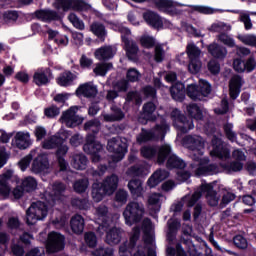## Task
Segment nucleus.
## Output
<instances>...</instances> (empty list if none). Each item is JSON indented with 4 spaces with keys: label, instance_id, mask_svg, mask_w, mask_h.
I'll list each match as a JSON object with an SVG mask.
<instances>
[{
    "label": "nucleus",
    "instance_id": "5",
    "mask_svg": "<svg viewBox=\"0 0 256 256\" xmlns=\"http://www.w3.org/2000/svg\"><path fill=\"white\" fill-rule=\"evenodd\" d=\"M49 214V206L43 201L33 202L26 210V223L35 225L38 221H43Z\"/></svg>",
    "mask_w": 256,
    "mask_h": 256
},
{
    "label": "nucleus",
    "instance_id": "30",
    "mask_svg": "<svg viewBox=\"0 0 256 256\" xmlns=\"http://www.w3.org/2000/svg\"><path fill=\"white\" fill-rule=\"evenodd\" d=\"M102 184L107 189L109 195H113L117 191V188L119 187V176L116 174H112L110 176H107Z\"/></svg>",
    "mask_w": 256,
    "mask_h": 256
},
{
    "label": "nucleus",
    "instance_id": "31",
    "mask_svg": "<svg viewBox=\"0 0 256 256\" xmlns=\"http://www.w3.org/2000/svg\"><path fill=\"white\" fill-rule=\"evenodd\" d=\"M84 131H87L86 135H93L97 138V135H99V132L101 131V121L97 118L87 121L84 124Z\"/></svg>",
    "mask_w": 256,
    "mask_h": 256
},
{
    "label": "nucleus",
    "instance_id": "42",
    "mask_svg": "<svg viewBox=\"0 0 256 256\" xmlns=\"http://www.w3.org/2000/svg\"><path fill=\"white\" fill-rule=\"evenodd\" d=\"M170 126L169 124H167V120L165 118H161L160 119V123L159 124H155V126L152 128V131H154V133H158V135H160V137H162V139H164L165 135H167V131H169Z\"/></svg>",
    "mask_w": 256,
    "mask_h": 256
},
{
    "label": "nucleus",
    "instance_id": "52",
    "mask_svg": "<svg viewBox=\"0 0 256 256\" xmlns=\"http://www.w3.org/2000/svg\"><path fill=\"white\" fill-rule=\"evenodd\" d=\"M125 100L126 103H132V101H135V105H141L143 103V98L137 91H129L126 94Z\"/></svg>",
    "mask_w": 256,
    "mask_h": 256
},
{
    "label": "nucleus",
    "instance_id": "14",
    "mask_svg": "<svg viewBox=\"0 0 256 256\" xmlns=\"http://www.w3.org/2000/svg\"><path fill=\"white\" fill-rule=\"evenodd\" d=\"M65 184L62 182H56L53 184V191L46 195V201L48 205L54 207V205L61 199V195L65 193Z\"/></svg>",
    "mask_w": 256,
    "mask_h": 256
},
{
    "label": "nucleus",
    "instance_id": "36",
    "mask_svg": "<svg viewBox=\"0 0 256 256\" xmlns=\"http://www.w3.org/2000/svg\"><path fill=\"white\" fill-rule=\"evenodd\" d=\"M181 229V222L177 219L168 221L167 241H175L177 231Z\"/></svg>",
    "mask_w": 256,
    "mask_h": 256
},
{
    "label": "nucleus",
    "instance_id": "24",
    "mask_svg": "<svg viewBox=\"0 0 256 256\" xmlns=\"http://www.w3.org/2000/svg\"><path fill=\"white\" fill-rule=\"evenodd\" d=\"M218 171L219 167L217 166V164H209L208 166L198 164V167L195 170V175L197 177H209L211 175H216Z\"/></svg>",
    "mask_w": 256,
    "mask_h": 256
},
{
    "label": "nucleus",
    "instance_id": "33",
    "mask_svg": "<svg viewBox=\"0 0 256 256\" xmlns=\"http://www.w3.org/2000/svg\"><path fill=\"white\" fill-rule=\"evenodd\" d=\"M185 167H187L185 160L179 158L176 154H172L166 161V168L169 171H172V169H185Z\"/></svg>",
    "mask_w": 256,
    "mask_h": 256
},
{
    "label": "nucleus",
    "instance_id": "17",
    "mask_svg": "<svg viewBox=\"0 0 256 256\" xmlns=\"http://www.w3.org/2000/svg\"><path fill=\"white\" fill-rule=\"evenodd\" d=\"M143 19L150 27H154V29L163 28V19L157 12L148 10L143 13Z\"/></svg>",
    "mask_w": 256,
    "mask_h": 256
},
{
    "label": "nucleus",
    "instance_id": "19",
    "mask_svg": "<svg viewBox=\"0 0 256 256\" xmlns=\"http://www.w3.org/2000/svg\"><path fill=\"white\" fill-rule=\"evenodd\" d=\"M34 15L36 19H40V21H45L46 23H49L51 21H61V16L57 11L54 10H36L34 12Z\"/></svg>",
    "mask_w": 256,
    "mask_h": 256
},
{
    "label": "nucleus",
    "instance_id": "56",
    "mask_svg": "<svg viewBox=\"0 0 256 256\" xmlns=\"http://www.w3.org/2000/svg\"><path fill=\"white\" fill-rule=\"evenodd\" d=\"M141 79V73L135 68L128 69L126 73V80L128 83H137Z\"/></svg>",
    "mask_w": 256,
    "mask_h": 256
},
{
    "label": "nucleus",
    "instance_id": "35",
    "mask_svg": "<svg viewBox=\"0 0 256 256\" xmlns=\"http://www.w3.org/2000/svg\"><path fill=\"white\" fill-rule=\"evenodd\" d=\"M96 213L98 217L102 218V223L100 224L98 229L102 231H107L109 229V218L107 217L109 213V208L107 206H99L96 209Z\"/></svg>",
    "mask_w": 256,
    "mask_h": 256
},
{
    "label": "nucleus",
    "instance_id": "46",
    "mask_svg": "<svg viewBox=\"0 0 256 256\" xmlns=\"http://www.w3.org/2000/svg\"><path fill=\"white\" fill-rule=\"evenodd\" d=\"M88 187H89V179L87 178L78 179L73 184V189L75 193H79V194L85 193Z\"/></svg>",
    "mask_w": 256,
    "mask_h": 256
},
{
    "label": "nucleus",
    "instance_id": "62",
    "mask_svg": "<svg viewBox=\"0 0 256 256\" xmlns=\"http://www.w3.org/2000/svg\"><path fill=\"white\" fill-rule=\"evenodd\" d=\"M72 11H87L89 9V4L84 0H72Z\"/></svg>",
    "mask_w": 256,
    "mask_h": 256
},
{
    "label": "nucleus",
    "instance_id": "18",
    "mask_svg": "<svg viewBox=\"0 0 256 256\" xmlns=\"http://www.w3.org/2000/svg\"><path fill=\"white\" fill-rule=\"evenodd\" d=\"M51 77H53L51 68H46L44 71L34 73L33 83L38 87H43V85H49Z\"/></svg>",
    "mask_w": 256,
    "mask_h": 256
},
{
    "label": "nucleus",
    "instance_id": "58",
    "mask_svg": "<svg viewBox=\"0 0 256 256\" xmlns=\"http://www.w3.org/2000/svg\"><path fill=\"white\" fill-rule=\"evenodd\" d=\"M140 45L144 49H153V47H155V38L149 35H144L140 38Z\"/></svg>",
    "mask_w": 256,
    "mask_h": 256
},
{
    "label": "nucleus",
    "instance_id": "38",
    "mask_svg": "<svg viewBox=\"0 0 256 256\" xmlns=\"http://www.w3.org/2000/svg\"><path fill=\"white\" fill-rule=\"evenodd\" d=\"M87 163L89 159L84 154H76L72 160V167L78 171H85L87 169Z\"/></svg>",
    "mask_w": 256,
    "mask_h": 256
},
{
    "label": "nucleus",
    "instance_id": "9",
    "mask_svg": "<svg viewBox=\"0 0 256 256\" xmlns=\"http://www.w3.org/2000/svg\"><path fill=\"white\" fill-rule=\"evenodd\" d=\"M134 3H152L158 8V11H163L166 15L171 17L181 15V10L175 7L173 0H132Z\"/></svg>",
    "mask_w": 256,
    "mask_h": 256
},
{
    "label": "nucleus",
    "instance_id": "37",
    "mask_svg": "<svg viewBox=\"0 0 256 256\" xmlns=\"http://www.w3.org/2000/svg\"><path fill=\"white\" fill-rule=\"evenodd\" d=\"M75 79H77L75 74H73L71 71H65L56 79V82L60 87H69V85L73 84Z\"/></svg>",
    "mask_w": 256,
    "mask_h": 256
},
{
    "label": "nucleus",
    "instance_id": "3",
    "mask_svg": "<svg viewBox=\"0 0 256 256\" xmlns=\"http://www.w3.org/2000/svg\"><path fill=\"white\" fill-rule=\"evenodd\" d=\"M144 215L145 206L142 203L135 201L129 202L123 212V217L128 227H132V225H137V223H141Z\"/></svg>",
    "mask_w": 256,
    "mask_h": 256
},
{
    "label": "nucleus",
    "instance_id": "57",
    "mask_svg": "<svg viewBox=\"0 0 256 256\" xmlns=\"http://www.w3.org/2000/svg\"><path fill=\"white\" fill-rule=\"evenodd\" d=\"M113 89H116L118 93H127L129 91V82L127 79H121L113 83Z\"/></svg>",
    "mask_w": 256,
    "mask_h": 256
},
{
    "label": "nucleus",
    "instance_id": "34",
    "mask_svg": "<svg viewBox=\"0 0 256 256\" xmlns=\"http://www.w3.org/2000/svg\"><path fill=\"white\" fill-rule=\"evenodd\" d=\"M208 53L214 58V59H224L225 58V48L217 42H213L207 46Z\"/></svg>",
    "mask_w": 256,
    "mask_h": 256
},
{
    "label": "nucleus",
    "instance_id": "55",
    "mask_svg": "<svg viewBox=\"0 0 256 256\" xmlns=\"http://www.w3.org/2000/svg\"><path fill=\"white\" fill-rule=\"evenodd\" d=\"M233 244L236 248H238L240 250H245L248 247V242H247L246 238H244V236L241 234H237L234 236Z\"/></svg>",
    "mask_w": 256,
    "mask_h": 256
},
{
    "label": "nucleus",
    "instance_id": "53",
    "mask_svg": "<svg viewBox=\"0 0 256 256\" xmlns=\"http://www.w3.org/2000/svg\"><path fill=\"white\" fill-rule=\"evenodd\" d=\"M256 69V60L254 56H250L244 60L243 73L250 74Z\"/></svg>",
    "mask_w": 256,
    "mask_h": 256
},
{
    "label": "nucleus",
    "instance_id": "10",
    "mask_svg": "<svg viewBox=\"0 0 256 256\" xmlns=\"http://www.w3.org/2000/svg\"><path fill=\"white\" fill-rule=\"evenodd\" d=\"M48 253H59L65 249V236L59 232H50L46 243Z\"/></svg>",
    "mask_w": 256,
    "mask_h": 256
},
{
    "label": "nucleus",
    "instance_id": "16",
    "mask_svg": "<svg viewBox=\"0 0 256 256\" xmlns=\"http://www.w3.org/2000/svg\"><path fill=\"white\" fill-rule=\"evenodd\" d=\"M76 96L77 97H85L86 99H93L97 97V86L91 85L90 83H84L81 84L77 89H76Z\"/></svg>",
    "mask_w": 256,
    "mask_h": 256
},
{
    "label": "nucleus",
    "instance_id": "8",
    "mask_svg": "<svg viewBox=\"0 0 256 256\" xmlns=\"http://www.w3.org/2000/svg\"><path fill=\"white\" fill-rule=\"evenodd\" d=\"M131 35V30L129 28L121 29V41L124 43V51L129 61H138L139 60V46L137 42L130 40L129 36Z\"/></svg>",
    "mask_w": 256,
    "mask_h": 256
},
{
    "label": "nucleus",
    "instance_id": "28",
    "mask_svg": "<svg viewBox=\"0 0 256 256\" xmlns=\"http://www.w3.org/2000/svg\"><path fill=\"white\" fill-rule=\"evenodd\" d=\"M106 233V243L108 245H119L121 243V228L113 227L107 231H104Z\"/></svg>",
    "mask_w": 256,
    "mask_h": 256
},
{
    "label": "nucleus",
    "instance_id": "29",
    "mask_svg": "<svg viewBox=\"0 0 256 256\" xmlns=\"http://www.w3.org/2000/svg\"><path fill=\"white\" fill-rule=\"evenodd\" d=\"M94 55L98 61H109V59H113V57H115L112 46H102L96 49Z\"/></svg>",
    "mask_w": 256,
    "mask_h": 256
},
{
    "label": "nucleus",
    "instance_id": "25",
    "mask_svg": "<svg viewBox=\"0 0 256 256\" xmlns=\"http://www.w3.org/2000/svg\"><path fill=\"white\" fill-rule=\"evenodd\" d=\"M185 93H187L185 90V84L181 82H177L170 88L172 99H174V101H178L179 103H183V101H185Z\"/></svg>",
    "mask_w": 256,
    "mask_h": 256
},
{
    "label": "nucleus",
    "instance_id": "54",
    "mask_svg": "<svg viewBox=\"0 0 256 256\" xmlns=\"http://www.w3.org/2000/svg\"><path fill=\"white\" fill-rule=\"evenodd\" d=\"M84 241L90 249H95V247H97V235L95 232H87L84 235Z\"/></svg>",
    "mask_w": 256,
    "mask_h": 256
},
{
    "label": "nucleus",
    "instance_id": "40",
    "mask_svg": "<svg viewBox=\"0 0 256 256\" xmlns=\"http://www.w3.org/2000/svg\"><path fill=\"white\" fill-rule=\"evenodd\" d=\"M9 179H11V175L3 174L0 176V195L2 197H9L11 194V187L9 186Z\"/></svg>",
    "mask_w": 256,
    "mask_h": 256
},
{
    "label": "nucleus",
    "instance_id": "23",
    "mask_svg": "<svg viewBox=\"0 0 256 256\" xmlns=\"http://www.w3.org/2000/svg\"><path fill=\"white\" fill-rule=\"evenodd\" d=\"M90 31L101 41L102 43H105V39H107V28L105 27V24L95 21L90 25Z\"/></svg>",
    "mask_w": 256,
    "mask_h": 256
},
{
    "label": "nucleus",
    "instance_id": "41",
    "mask_svg": "<svg viewBox=\"0 0 256 256\" xmlns=\"http://www.w3.org/2000/svg\"><path fill=\"white\" fill-rule=\"evenodd\" d=\"M111 69H113V63L111 62L98 63L93 69V73H95L97 77H105L107 72L111 71Z\"/></svg>",
    "mask_w": 256,
    "mask_h": 256
},
{
    "label": "nucleus",
    "instance_id": "60",
    "mask_svg": "<svg viewBox=\"0 0 256 256\" xmlns=\"http://www.w3.org/2000/svg\"><path fill=\"white\" fill-rule=\"evenodd\" d=\"M143 173H145V167L143 165L135 164L128 168V174L132 177H143Z\"/></svg>",
    "mask_w": 256,
    "mask_h": 256
},
{
    "label": "nucleus",
    "instance_id": "32",
    "mask_svg": "<svg viewBox=\"0 0 256 256\" xmlns=\"http://www.w3.org/2000/svg\"><path fill=\"white\" fill-rule=\"evenodd\" d=\"M128 189L132 197H141L143 195V181L139 178H133L128 182Z\"/></svg>",
    "mask_w": 256,
    "mask_h": 256
},
{
    "label": "nucleus",
    "instance_id": "2",
    "mask_svg": "<svg viewBox=\"0 0 256 256\" xmlns=\"http://www.w3.org/2000/svg\"><path fill=\"white\" fill-rule=\"evenodd\" d=\"M204 132L206 135H213L211 143H212V151L210 155L212 157H217L218 159H225V144H223V140L215 133L217 132V125L215 124V118L209 117L204 120L203 126Z\"/></svg>",
    "mask_w": 256,
    "mask_h": 256
},
{
    "label": "nucleus",
    "instance_id": "48",
    "mask_svg": "<svg viewBox=\"0 0 256 256\" xmlns=\"http://www.w3.org/2000/svg\"><path fill=\"white\" fill-rule=\"evenodd\" d=\"M68 21L72 23L75 29H79V31H83L85 29V23L83 22V20H80L79 16H77V14L75 13H70L68 15Z\"/></svg>",
    "mask_w": 256,
    "mask_h": 256
},
{
    "label": "nucleus",
    "instance_id": "21",
    "mask_svg": "<svg viewBox=\"0 0 256 256\" xmlns=\"http://www.w3.org/2000/svg\"><path fill=\"white\" fill-rule=\"evenodd\" d=\"M201 193H205L206 199L209 200L210 205L215 207L219 203V198L217 197V191L213 188V184L205 183L200 186Z\"/></svg>",
    "mask_w": 256,
    "mask_h": 256
},
{
    "label": "nucleus",
    "instance_id": "22",
    "mask_svg": "<svg viewBox=\"0 0 256 256\" xmlns=\"http://www.w3.org/2000/svg\"><path fill=\"white\" fill-rule=\"evenodd\" d=\"M159 136L155 134L153 129L141 128V132L136 137V142L138 145H143V143H149V141H157Z\"/></svg>",
    "mask_w": 256,
    "mask_h": 256
},
{
    "label": "nucleus",
    "instance_id": "39",
    "mask_svg": "<svg viewBox=\"0 0 256 256\" xmlns=\"http://www.w3.org/2000/svg\"><path fill=\"white\" fill-rule=\"evenodd\" d=\"M192 11L200 13V15H215L216 13H225L223 9L213 8L211 6L194 5L191 6Z\"/></svg>",
    "mask_w": 256,
    "mask_h": 256
},
{
    "label": "nucleus",
    "instance_id": "44",
    "mask_svg": "<svg viewBox=\"0 0 256 256\" xmlns=\"http://www.w3.org/2000/svg\"><path fill=\"white\" fill-rule=\"evenodd\" d=\"M140 155L144 159H148V160L154 159V157L157 156V148L151 145L142 146L140 149Z\"/></svg>",
    "mask_w": 256,
    "mask_h": 256
},
{
    "label": "nucleus",
    "instance_id": "12",
    "mask_svg": "<svg viewBox=\"0 0 256 256\" xmlns=\"http://www.w3.org/2000/svg\"><path fill=\"white\" fill-rule=\"evenodd\" d=\"M157 110V105L153 103V101L146 102L142 107V113L140 114L138 121L142 125H147L149 121L154 123L157 121V116L154 114Z\"/></svg>",
    "mask_w": 256,
    "mask_h": 256
},
{
    "label": "nucleus",
    "instance_id": "1",
    "mask_svg": "<svg viewBox=\"0 0 256 256\" xmlns=\"http://www.w3.org/2000/svg\"><path fill=\"white\" fill-rule=\"evenodd\" d=\"M186 113L189 118H187L185 114L178 112L173 123L174 127H176L180 133L184 134L189 133V131L195 127L193 119H195V121H203V110L195 103L189 104L186 107Z\"/></svg>",
    "mask_w": 256,
    "mask_h": 256
},
{
    "label": "nucleus",
    "instance_id": "13",
    "mask_svg": "<svg viewBox=\"0 0 256 256\" xmlns=\"http://www.w3.org/2000/svg\"><path fill=\"white\" fill-rule=\"evenodd\" d=\"M107 150L109 153H114L116 161H122L127 153V144L117 140V138H112L108 140Z\"/></svg>",
    "mask_w": 256,
    "mask_h": 256
},
{
    "label": "nucleus",
    "instance_id": "43",
    "mask_svg": "<svg viewBox=\"0 0 256 256\" xmlns=\"http://www.w3.org/2000/svg\"><path fill=\"white\" fill-rule=\"evenodd\" d=\"M211 33H220L218 35V41L225 44V24L224 22L213 23L209 29Z\"/></svg>",
    "mask_w": 256,
    "mask_h": 256
},
{
    "label": "nucleus",
    "instance_id": "20",
    "mask_svg": "<svg viewBox=\"0 0 256 256\" xmlns=\"http://www.w3.org/2000/svg\"><path fill=\"white\" fill-rule=\"evenodd\" d=\"M92 198L96 203L103 201L106 195H109V191L105 188L103 182H94L92 184Z\"/></svg>",
    "mask_w": 256,
    "mask_h": 256
},
{
    "label": "nucleus",
    "instance_id": "61",
    "mask_svg": "<svg viewBox=\"0 0 256 256\" xmlns=\"http://www.w3.org/2000/svg\"><path fill=\"white\" fill-rule=\"evenodd\" d=\"M201 60L199 58H190V62L188 65V70L190 73L197 74L199 71H201Z\"/></svg>",
    "mask_w": 256,
    "mask_h": 256
},
{
    "label": "nucleus",
    "instance_id": "49",
    "mask_svg": "<svg viewBox=\"0 0 256 256\" xmlns=\"http://www.w3.org/2000/svg\"><path fill=\"white\" fill-rule=\"evenodd\" d=\"M53 7L58 11L59 9H62V11L66 13L67 11H71L72 0H55Z\"/></svg>",
    "mask_w": 256,
    "mask_h": 256
},
{
    "label": "nucleus",
    "instance_id": "26",
    "mask_svg": "<svg viewBox=\"0 0 256 256\" xmlns=\"http://www.w3.org/2000/svg\"><path fill=\"white\" fill-rule=\"evenodd\" d=\"M70 227L75 235H81L85 231V218L80 214L74 215L70 220Z\"/></svg>",
    "mask_w": 256,
    "mask_h": 256
},
{
    "label": "nucleus",
    "instance_id": "47",
    "mask_svg": "<svg viewBox=\"0 0 256 256\" xmlns=\"http://www.w3.org/2000/svg\"><path fill=\"white\" fill-rule=\"evenodd\" d=\"M22 187L26 193H31V191H35L37 189V180L28 176L22 181Z\"/></svg>",
    "mask_w": 256,
    "mask_h": 256
},
{
    "label": "nucleus",
    "instance_id": "45",
    "mask_svg": "<svg viewBox=\"0 0 256 256\" xmlns=\"http://www.w3.org/2000/svg\"><path fill=\"white\" fill-rule=\"evenodd\" d=\"M71 205L74 209H79L80 211H87L89 209V200L87 198H72Z\"/></svg>",
    "mask_w": 256,
    "mask_h": 256
},
{
    "label": "nucleus",
    "instance_id": "59",
    "mask_svg": "<svg viewBox=\"0 0 256 256\" xmlns=\"http://www.w3.org/2000/svg\"><path fill=\"white\" fill-rule=\"evenodd\" d=\"M207 67L211 75H219V73H221V64L216 59H211L208 62Z\"/></svg>",
    "mask_w": 256,
    "mask_h": 256
},
{
    "label": "nucleus",
    "instance_id": "50",
    "mask_svg": "<svg viewBox=\"0 0 256 256\" xmlns=\"http://www.w3.org/2000/svg\"><path fill=\"white\" fill-rule=\"evenodd\" d=\"M115 250L112 247L99 246L93 252V256H113Z\"/></svg>",
    "mask_w": 256,
    "mask_h": 256
},
{
    "label": "nucleus",
    "instance_id": "11",
    "mask_svg": "<svg viewBox=\"0 0 256 256\" xmlns=\"http://www.w3.org/2000/svg\"><path fill=\"white\" fill-rule=\"evenodd\" d=\"M185 145L190 151H194L196 155L203 156L205 151V140L199 135H187L183 138Z\"/></svg>",
    "mask_w": 256,
    "mask_h": 256
},
{
    "label": "nucleus",
    "instance_id": "7",
    "mask_svg": "<svg viewBox=\"0 0 256 256\" xmlns=\"http://www.w3.org/2000/svg\"><path fill=\"white\" fill-rule=\"evenodd\" d=\"M67 141V135L63 134H56L51 136L48 140H45L42 143L43 149H57L56 150V157H65L69 151V147L65 144Z\"/></svg>",
    "mask_w": 256,
    "mask_h": 256
},
{
    "label": "nucleus",
    "instance_id": "6",
    "mask_svg": "<svg viewBox=\"0 0 256 256\" xmlns=\"http://www.w3.org/2000/svg\"><path fill=\"white\" fill-rule=\"evenodd\" d=\"M83 151L86 155H90V159L92 163H99L101 161V155H103V151L105 148L103 144L97 140L93 135H86L85 142L83 145Z\"/></svg>",
    "mask_w": 256,
    "mask_h": 256
},
{
    "label": "nucleus",
    "instance_id": "27",
    "mask_svg": "<svg viewBox=\"0 0 256 256\" xmlns=\"http://www.w3.org/2000/svg\"><path fill=\"white\" fill-rule=\"evenodd\" d=\"M156 155L158 165H165V162L173 155V150L168 144H164L158 148Z\"/></svg>",
    "mask_w": 256,
    "mask_h": 256
},
{
    "label": "nucleus",
    "instance_id": "63",
    "mask_svg": "<svg viewBox=\"0 0 256 256\" xmlns=\"http://www.w3.org/2000/svg\"><path fill=\"white\" fill-rule=\"evenodd\" d=\"M238 39L246 45L256 47V36L252 34L238 36Z\"/></svg>",
    "mask_w": 256,
    "mask_h": 256
},
{
    "label": "nucleus",
    "instance_id": "4",
    "mask_svg": "<svg viewBox=\"0 0 256 256\" xmlns=\"http://www.w3.org/2000/svg\"><path fill=\"white\" fill-rule=\"evenodd\" d=\"M211 91V84L207 80H200L199 85L190 84L186 87V95L192 101H207Z\"/></svg>",
    "mask_w": 256,
    "mask_h": 256
},
{
    "label": "nucleus",
    "instance_id": "15",
    "mask_svg": "<svg viewBox=\"0 0 256 256\" xmlns=\"http://www.w3.org/2000/svg\"><path fill=\"white\" fill-rule=\"evenodd\" d=\"M46 169H49V157L47 154H40L33 160L31 171L37 175Z\"/></svg>",
    "mask_w": 256,
    "mask_h": 256
},
{
    "label": "nucleus",
    "instance_id": "64",
    "mask_svg": "<svg viewBox=\"0 0 256 256\" xmlns=\"http://www.w3.org/2000/svg\"><path fill=\"white\" fill-rule=\"evenodd\" d=\"M243 169V163L241 161H233L229 165H225L226 171L238 172Z\"/></svg>",
    "mask_w": 256,
    "mask_h": 256
},
{
    "label": "nucleus",
    "instance_id": "51",
    "mask_svg": "<svg viewBox=\"0 0 256 256\" xmlns=\"http://www.w3.org/2000/svg\"><path fill=\"white\" fill-rule=\"evenodd\" d=\"M186 52L189 59H199L201 55V49H199V47L193 43L187 45Z\"/></svg>",
    "mask_w": 256,
    "mask_h": 256
}]
</instances>
